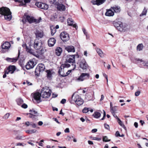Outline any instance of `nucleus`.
<instances>
[{"mask_svg":"<svg viewBox=\"0 0 148 148\" xmlns=\"http://www.w3.org/2000/svg\"><path fill=\"white\" fill-rule=\"evenodd\" d=\"M22 108H26L27 107V106L25 103H23L21 105Z\"/></svg>","mask_w":148,"mask_h":148,"instance_id":"nucleus-51","label":"nucleus"},{"mask_svg":"<svg viewBox=\"0 0 148 148\" xmlns=\"http://www.w3.org/2000/svg\"><path fill=\"white\" fill-rule=\"evenodd\" d=\"M25 145L26 144H25L24 145H23V144L22 143H17L16 144V146H24V145Z\"/></svg>","mask_w":148,"mask_h":148,"instance_id":"nucleus-54","label":"nucleus"},{"mask_svg":"<svg viewBox=\"0 0 148 148\" xmlns=\"http://www.w3.org/2000/svg\"><path fill=\"white\" fill-rule=\"evenodd\" d=\"M106 0H92L91 2L93 5H99L104 3Z\"/></svg>","mask_w":148,"mask_h":148,"instance_id":"nucleus-18","label":"nucleus"},{"mask_svg":"<svg viewBox=\"0 0 148 148\" xmlns=\"http://www.w3.org/2000/svg\"><path fill=\"white\" fill-rule=\"evenodd\" d=\"M62 49L61 48L57 47L55 50L56 54L58 56H60L62 52Z\"/></svg>","mask_w":148,"mask_h":148,"instance_id":"nucleus-26","label":"nucleus"},{"mask_svg":"<svg viewBox=\"0 0 148 148\" xmlns=\"http://www.w3.org/2000/svg\"><path fill=\"white\" fill-rule=\"evenodd\" d=\"M114 15V12L110 9L107 10L105 13V15L108 16H112Z\"/></svg>","mask_w":148,"mask_h":148,"instance_id":"nucleus-28","label":"nucleus"},{"mask_svg":"<svg viewBox=\"0 0 148 148\" xmlns=\"http://www.w3.org/2000/svg\"><path fill=\"white\" fill-rule=\"evenodd\" d=\"M35 34L36 38H42L44 35L43 32L41 30H36Z\"/></svg>","mask_w":148,"mask_h":148,"instance_id":"nucleus-19","label":"nucleus"},{"mask_svg":"<svg viewBox=\"0 0 148 148\" xmlns=\"http://www.w3.org/2000/svg\"><path fill=\"white\" fill-rule=\"evenodd\" d=\"M79 67L83 70L86 69L88 67V65L84 59H82L79 62Z\"/></svg>","mask_w":148,"mask_h":148,"instance_id":"nucleus-14","label":"nucleus"},{"mask_svg":"<svg viewBox=\"0 0 148 148\" xmlns=\"http://www.w3.org/2000/svg\"><path fill=\"white\" fill-rule=\"evenodd\" d=\"M41 97V93H40L39 92H36L33 95L34 99L38 103H39L42 101Z\"/></svg>","mask_w":148,"mask_h":148,"instance_id":"nucleus-13","label":"nucleus"},{"mask_svg":"<svg viewBox=\"0 0 148 148\" xmlns=\"http://www.w3.org/2000/svg\"><path fill=\"white\" fill-rule=\"evenodd\" d=\"M30 123L29 121L26 122L25 123V124L27 125V126H29L30 125Z\"/></svg>","mask_w":148,"mask_h":148,"instance_id":"nucleus-63","label":"nucleus"},{"mask_svg":"<svg viewBox=\"0 0 148 148\" xmlns=\"http://www.w3.org/2000/svg\"><path fill=\"white\" fill-rule=\"evenodd\" d=\"M72 138V136H68L66 138V139L67 140L69 141L71 140V138Z\"/></svg>","mask_w":148,"mask_h":148,"instance_id":"nucleus-58","label":"nucleus"},{"mask_svg":"<svg viewBox=\"0 0 148 148\" xmlns=\"http://www.w3.org/2000/svg\"><path fill=\"white\" fill-rule=\"evenodd\" d=\"M60 37L63 42H66L69 39V34L66 32H62L60 35Z\"/></svg>","mask_w":148,"mask_h":148,"instance_id":"nucleus-9","label":"nucleus"},{"mask_svg":"<svg viewBox=\"0 0 148 148\" xmlns=\"http://www.w3.org/2000/svg\"><path fill=\"white\" fill-rule=\"evenodd\" d=\"M82 30H83V31L84 34H85L86 35V36H87V32H86V29L84 28H82Z\"/></svg>","mask_w":148,"mask_h":148,"instance_id":"nucleus-57","label":"nucleus"},{"mask_svg":"<svg viewBox=\"0 0 148 148\" xmlns=\"http://www.w3.org/2000/svg\"><path fill=\"white\" fill-rule=\"evenodd\" d=\"M9 115L10 114L9 113H7L3 116V118L4 119H7L8 118Z\"/></svg>","mask_w":148,"mask_h":148,"instance_id":"nucleus-48","label":"nucleus"},{"mask_svg":"<svg viewBox=\"0 0 148 148\" xmlns=\"http://www.w3.org/2000/svg\"><path fill=\"white\" fill-rule=\"evenodd\" d=\"M113 115V116L115 117V118H116V119L117 120H118V119H119L118 118V117H117V116H116V115L115 114V113H111Z\"/></svg>","mask_w":148,"mask_h":148,"instance_id":"nucleus-56","label":"nucleus"},{"mask_svg":"<svg viewBox=\"0 0 148 148\" xmlns=\"http://www.w3.org/2000/svg\"><path fill=\"white\" fill-rule=\"evenodd\" d=\"M26 19L30 23H31L34 21L33 17H31L29 15H27V16Z\"/></svg>","mask_w":148,"mask_h":148,"instance_id":"nucleus-29","label":"nucleus"},{"mask_svg":"<svg viewBox=\"0 0 148 148\" xmlns=\"http://www.w3.org/2000/svg\"><path fill=\"white\" fill-rule=\"evenodd\" d=\"M137 61H140L142 63V64L143 65L145 66H148V62H144L141 59L140 60L138 59L137 60Z\"/></svg>","mask_w":148,"mask_h":148,"instance_id":"nucleus-38","label":"nucleus"},{"mask_svg":"<svg viewBox=\"0 0 148 148\" xmlns=\"http://www.w3.org/2000/svg\"><path fill=\"white\" fill-rule=\"evenodd\" d=\"M103 118L101 119V120H103L105 118V117L106 116V112L104 110H103Z\"/></svg>","mask_w":148,"mask_h":148,"instance_id":"nucleus-50","label":"nucleus"},{"mask_svg":"<svg viewBox=\"0 0 148 148\" xmlns=\"http://www.w3.org/2000/svg\"><path fill=\"white\" fill-rule=\"evenodd\" d=\"M96 50L97 53L100 57L103 58L104 57V55L103 52L99 48H97L96 49Z\"/></svg>","mask_w":148,"mask_h":148,"instance_id":"nucleus-27","label":"nucleus"},{"mask_svg":"<svg viewBox=\"0 0 148 148\" xmlns=\"http://www.w3.org/2000/svg\"><path fill=\"white\" fill-rule=\"evenodd\" d=\"M101 115V113L98 112H95L93 114V116L96 118H99Z\"/></svg>","mask_w":148,"mask_h":148,"instance_id":"nucleus-32","label":"nucleus"},{"mask_svg":"<svg viewBox=\"0 0 148 148\" xmlns=\"http://www.w3.org/2000/svg\"><path fill=\"white\" fill-rule=\"evenodd\" d=\"M72 100L79 106L81 105L84 103L83 99L79 97L78 95L73 94L72 96Z\"/></svg>","mask_w":148,"mask_h":148,"instance_id":"nucleus-5","label":"nucleus"},{"mask_svg":"<svg viewBox=\"0 0 148 148\" xmlns=\"http://www.w3.org/2000/svg\"><path fill=\"white\" fill-rule=\"evenodd\" d=\"M56 0H49V2L52 4H56L57 2L56 1Z\"/></svg>","mask_w":148,"mask_h":148,"instance_id":"nucleus-45","label":"nucleus"},{"mask_svg":"<svg viewBox=\"0 0 148 148\" xmlns=\"http://www.w3.org/2000/svg\"><path fill=\"white\" fill-rule=\"evenodd\" d=\"M67 22L68 25H69L73 26L76 29L77 28V26L75 24H74V21L72 18H69L67 20Z\"/></svg>","mask_w":148,"mask_h":148,"instance_id":"nucleus-21","label":"nucleus"},{"mask_svg":"<svg viewBox=\"0 0 148 148\" xmlns=\"http://www.w3.org/2000/svg\"><path fill=\"white\" fill-rule=\"evenodd\" d=\"M97 129H94L92 130V132L93 133H95L97 131Z\"/></svg>","mask_w":148,"mask_h":148,"instance_id":"nucleus-62","label":"nucleus"},{"mask_svg":"<svg viewBox=\"0 0 148 148\" xmlns=\"http://www.w3.org/2000/svg\"><path fill=\"white\" fill-rule=\"evenodd\" d=\"M140 91H138L135 92V95L136 96H138L140 94Z\"/></svg>","mask_w":148,"mask_h":148,"instance_id":"nucleus-52","label":"nucleus"},{"mask_svg":"<svg viewBox=\"0 0 148 148\" xmlns=\"http://www.w3.org/2000/svg\"><path fill=\"white\" fill-rule=\"evenodd\" d=\"M53 119L57 123H58V124H60V123L58 121V119H56V118H53Z\"/></svg>","mask_w":148,"mask_h":148,"instance_id":"nucleus-60","label":"nucleus"},{"mask_svg":"<svg viewBox=\"0 0 148 148\" xmlns=\"http://www.w3.org/2000/svg\"><path fill=\"white\" fill-rule=\"evenodd\" d=\"M147 12V10L145 8H144L142 13L140 14V16L145 15L146 14Z\"/></svg>","mask_w":148,"mask_h":148,"instance_id":"nucleus-37","label":"nucleus"},{"mask_svg":"<svg viewBox=\"0 0 148 148\" xmlns=\"http://www.w3.org/2000/svg\"><path fill=\"white\" fill-rule=\"evenodd\" d=\"M30 125L32 126V127L33 128L36 127L37 125L36 124L33 122L30 123Z\"/></svg>","mask_w":148,"mask_h":148,"instance_id":"nucleus-46","label":"nucleus"},{"mask_svg":"<svg viewBox=\"0 0 148 148\" xmlns=\"http://www.w3.org/2000/svg\"><path fill=\"white\" fill-rule=\"evenodd\" d=\"M134 125L135 126V127L136 128H137L138 127V123H137L135 122L134 123Z\"/></svg>","mask_w":148,"mask_h":148,"instance_id":"nucleus-64","label":"nucleus"},{"mask_svg":"<svg viewBox=\"0 0 148 148\" xmlns=\"http://www.w3.org/2000/svg\"><path fill=\"white\" fill-rule=\"evenodd\" d=\"M20 54V50L19 49L18 50V58H7V60L10 62H16L18 60V58L19 57V55Z\"/></svg>","mask_w":148,"mask_h":148,"instance_id":"nucleus-23","label":"nucleus"},{"mask_svg":"<svg viewBox=\"0 0 148 148\" xmlns=\"http://www.w3.org/2000/svg\"><path fill=\"white\" fill-rule=\"evenodd\" d=\"M117 121L119 123V124L122 127H123L124 129L126 128V127L124 125L123 123L122 122V121L120 120V119H118Z\"/></svg>","mask_w":148,"mask_h":148,"instance_id":"nucleus-40","label":"nucleus"},{"mask_svg":"<svg viewBox=\"0 0 148 148\" xmlns=\"http://www.w3.org/2000/svg\"><path fill=\"white\" fill-rule=\"evenodd\" d=\"M69 128H66L64 130V132L66 133H69Z\"/></svg>","mask_w":148,"mask_h":148,"instance_id":"nucleus-61","label":"nucleus"},{"mask_svg":"<svg viewBox=\"0 0 148 148\" xmlns=\"http://www.w3.org/2000/svg\"><path fill=\"white\" fill-rule=\"evenodd\" d=\"M42 42L41 40H35L34 43V49L37 50L40 49L42 47Z\"/></svg>","mask_w":148,"mask_h":148,"instance_id":"nucleus-11","label":"nucleus"},{"mask_svg":"<svg viewBox=\"0 0 148 148\" xmlns=\"http://www.w3.org/2000/svg\"><path fill=\"white\" fill-rule=\"evenodd\" d=\"M65 49L68 52H75V49L74 46H69L65 48Z\"/></svg>","mask_w":148,"mask_h":148,"instance_id":"nucleus-25","label":"nucleus"},{"mask_svg":"<svg viewBox=\"0 0 148 148\" xmlns=\"http://www.w3.org/2000/svg\"><path fill=\"white\" fill-rule=\"evenodd\" d=\"M51 90L47 86L43 87L41 91V97L43 98H48L51 95Z\"/></svg>","mask_w":148,"mask_h":148,"instance_id":"nucleus-3","label":"nucleus"},{"mask_svg":"<svg viewBox=\"0 0 148 148\" xmlns=\"http://www.w3.org/2000/svg\"><path fill=\"white\" fill-rule=\"evenodd\" d=\"M104 125L105 128L106 129H108L109 128V125H108L107 124H104Z\"/></svg>","mask_w":148,"mask_h":148,"instance_id":"nucleus-59","label":"nucleus"},{"mask_svg":"<svg viewBox=\"0 0 148 148\" xmlns=\"http://www.w3.org/2000/svg\"><path fill=\"white\" fill-rule=\"evenodd\" d=\"M10 46V44L9 42H6L3 45H1V47L2 50L1 51L2 53H4L5 52L4 49H9Z\"/></svg>","mask_w":148,"mask_h":148,"instance_id":"nucleus-17","label":"nucleus"},{"mask_svg":"<svg viewBox=\"0 0 148 148\" xmlns=\"http://www.w3.org/2000/svg\"><path fill=\"white\" fill-rule=\"evenodd\" d=\"M58 10L60 11H64L65 10V6L62 4L58 3L57 5Z\"/></svg>","mask_w":148,"mask_h":148,"instance_id":"nucleus-24","label":"nucleus"},{"mask_svg":"<svg viewBox=\"0 0 148 148\" xmlns=\"http://www.w3.org/2000/svg\"><path fill=\"white\" fill-rule=\"evenodd\" d=\"M46 51V50L45 48H42L39 51V53L40 54H42Z\"/></svg>","mask_w":148,"mask_h":148,"instance_id":"nucleus-42","label":"nucleus"},{"mask_svg":"<svg viewBox=\"0 0 148 148\" xmlns=\"http://www.w3.org/2000/svg\"><path fill=\"white\" fill-rule=\"evenodd\" d=\"M75 55H67L66 59V62L71 64V65L74 66L73 70H74L76 67L75 65Z\"/></svg>","mask_w":148,"mask_h":148,"instance_id":"nucleus-4","label":"nucleus"},{"mask_svg":"<svg viewBox=\"0 0 148 148\" xmlns=\"http://www.w3.org/2000/svg\"><path fill=\"white\" fill-rule=\"evenodd\" d=\"M113 24L116 28L120 32H124L128 29L127 25L117 20L114 21Z\"/></svg>","mask_w":148,"mask_h":148,"instance_id":"nucleus-2","label":"nucleus"},{"mask_svg":"<svg viewBox=\"0 0 148 148\" xmlns=\"http://www.w3.org/2000/svg\"><path fill=\"white\" fill-rule=\"evenodd\" d=\"M46 72L47 73V78L49 80H50L51 79L52 75L51 71L50 70H47L46 71Z\"/></svg>","mask_w":148,"mask_h":148,"instance_id":"nucleus-30","label":"nucleus"},{"mask_svg":"<svg viewBox=\"0 0 148 148\" xmlns=\"http://www.w3.org/2000/svg\"><path fill=\"white\" fill-rule=\"evenodd\" d=\"M89 76L90 75L88 73H82L76 80L79 82L82 81L85 79H89Z\"/></svg>","mask_w":148,"mask_h":148,"instance_id":"nucleus-8","label":"nucleus"},{"mask_svg":"<svg viewBox=\"0 0 148 148\" xmlns=\"http://www.w3.org/2000/svg\"><path fill=\"white\" fill-rule=\"evenodd\" d=\"M16 101L17 104L19 106L21 105L23 102V100L21 98H18L17 99Z\"/></svg>","mask_w":148,"mask_h":148,"instance_id":"nucleus-34","label":"nucleus"},{"mask_svg":"<svg viewBox=\"0 0 148 148\" xmlns=\"http://www.w3.org/2000/svg\"><path fill=\"white\" fill-rule=\"evenodd\" d=\"M51 30V34L52 36H53L56 32V31L55 28L53 26H52L50 27Z\"/></svg>","mask_w":148,"mask_h":148,"instance_id":"nucleus-33","label":"nucleus"},{"mask_svg":"<svg viewBox=\"0 0 148 148\" xmlns=\"http://www.w3.org/2000/svg\"><path fill=\"white\" fill-rule=\"evenodd\" d=\"M115 135L116 137L120 136V134L118 131L116 132Z\"/></svg>","mask_w":148,"mask_h":148,"instance_id":"nucleus-55","label":"nucleus"},{"mask_svg":"<svg viewBox=\"0 0 148 148\" xmlns=\"http://www.w3.org/2000/svg\"><path fill=\"white\" fill-rule=\"evenodd\" d=\"M35 5L38 7L45 10H47L48 8V6L47 4L40 2L36 3Z\"/></svg>","mask_w":148,"mask_h":148,"instance_id":"nucleus-12","label":"nucleus"},{"mask_svg":"<svg viewBox=\"0 0 148 148\" xmlns=\"http://www.w3.org/2000/svg\"><path fill=\"white\" fill-rule=\"evenodd\" d=\"M66 99H62L60 101V103L62 104H64L66 102Z\"/></svg>","mask_w":148,"mask_h":148,"instance_id":"nucleus-53","label":"nucleus"},{"mask_svg":"<svg viewBox=\"0 0 148 148\" xmlns=\"http://www.w3.org/2000/svg\"><path fill=\"white\" fill-rule=\"evenodd\" d=\"M70 66V64L67 63H65L62 64L58 70V72L59 74L62 77L66 76V75H64L63 74L64 68L65 67L68 68Z\"/></svg>","mask_w":148,"mask_h":148,"instance_id":"nucleus-7","label":"nucleus"},{"mask_svg":"<svg viewBox=\"0 0 148 148\" xmlns=\"http://www.w3.org/2000/svg\"><path fill=\"white\" fill-rule=\"evenodd\" d=\"M116 13L119 12L121 10L120 8L118 6H115L111 8Z\"/></svg>","mask_w":148,"mask_h":148,"instance_id":"nucleus-31","label":"nucleus"},{"mask_svg":"<svg viewBox=\"0 0 148 148\" xmlns=\"http://www.w3.org/2000/svg\"><path fill=\"white\" fill-rule=\"evenodd\" d=\"M89 111V108H85L83 110L82 112L84 113H86Z\"/></svg>","mask_w":148,"mask_h":148,"instance_id":"nucleus-44","label":"nucleus"},{"mask_svg":"<svg viewBox=\"0 0 148 148\" xmlns=\"http://www.w3.org/2000/svg\"><path fill=\"white\" fill-rule=\"evenodd\" d=\"M29 112L31 113L27 114V115L29 114V117L32 118V120L34 121H36L38 120L39 114L34 109L32 110H30Z\"/></svg>","mask_w":148,"mask_h":148,"instance_id":"nucleus-6","label":"nucleus"},{"mask_svg":"<svg viewBox=\"0 0 148 148\" xmlns=\"http://www.w3.org/2000/svg\"><path fill=\"white\" fill-rule=\"evenodd\" d=\"M56 41V40L54 38H51L48 41V45L50 47H52L54 46Z\"/></svg>","mask_w":148,"mask_h":148,"instance_id":"nucleus-20","label":"nucleus"},{"mask_svg":"<svg viewBox=\"0 0 148 148\" xmlns=\"http://www.w3.org/2000/svg\"><path fill=\"white\" fill-rule=\"evenodd\" d=\"M15 139L18 140H24L25 139V136H17L16 137Z\"/></svg>","mask_w":148,"mask_h":148,"instance_id":"nucleus-36","label":"nucleus"},{"mask_svg":"<svg viewBox=\"0 0 148 148\" xmlns=\"http://www.w3.org/2000/svg\"><path fill=\"white\" fill-rule=\"evenodd\" d=\"M103 141L104 142H107L108 141H110V140H108V137L106 136H105L103 137Z\"/></svg>","mask_w":148,"mask_h":148,"instance_id":"nucleus-43","label":"nucleus"},{"mask_svg":"<svg viewBox=\"0 0 148 148\" xmlns=\"http://www.w3.org/2000/svg\"><path fill=\"white\" fill-rule=\"evenodd\" d=\"M35 65L33 61L29 60L25 66V67L27 69L29 70L33 68Z\"/></svg>","mask_w":148,"mask_h":148,"instance_id":"nucleus-15","label":"nucleus"},{"mask_svg":"<svg viewBox=\"0 0 148 148\" xmlns=\"http://www.w3.org/2000/svg\"><path fill=\"white\" fill-rule=\"evenodd\" d=\"M22 47L26 49V51L27 52L34 55H35V53L33 50L32 49L29 45V47L27 46L26 44L24 43L22 44Z\"/></svg>","mask_w":148,"mask_h":148,"instance_id":"nucleus-10","label":"nucleus"},{"mask_svg":"<svg viewBox=\"0 0 148 148\" xmlns=\"http://www.w3.org/2000/svg\"><path fill=\"white\" fill-rule=\"evenodd\" d=\"M91 138H92V140H96L99 141L101 140V138H99L96 137H91Z\"/></svg>","mask_w":148,"mask_h":148,"instance_id":"nucleus-49","label":"nucleus"},{"mask_svg":"<svg viewBox=\"0 0 148 148\" xmlns=\"http://www.w3.org/2000/svg\"><path fill=\"white\" fill-rule=\"evenodd\" d=\"M0 14L4 15L5 19L7 21H10L12 19V13L8 8L4 7L0 8Z\"/></svg>","mask_w":148,"mask_h":148,"instance_id":"nucleus-1","label":"nucleus"},{"mask_svg":"<svg viewBox=\"0 0 148 148\" xmlns=\"http://www.w3.org/2000/svg\"><path fill=\"white\" fill-rule=\"evenodd\" d=\"M5 73L3 75V78H5L6 77V74H8L9 73L8 72V70H5L4 71Z\"/></svg>","mask_w":148,"mask_h":148,"instance_id":"nucleus-47","label":"nucleus"},{"mask_svg":"<svg viewBox=\"0 0 148 148\" xmlns=\"http://www.w3.org/2000/svg\"><path fill=\"white\" fill-rule=\"evenodd\" d=\"M143 48V44H139L137 47V49L139 51H140L142 50Z\"/></svg>","mask_w":148,"mask_h":148,"instance_id":"nucleus-35","label":"nucleus"},{"mask_svg":"<svg viewBox=\"0 0 148 148\" xmlns=\"http://www.w3.org/2000/svg\"><path fill=\"white\" fill-rule=\"evenodd\" d=\"M16 70V67L15 66L12 65L9 66L6 70H8V72L11 74L13 73L14 71Z\"/></svg>","mask_w":148,"mask_h":148,"instance_id":"nucleus-22","label":"nucleus"},{"mask_svg":"<svg viewBox=\"0 0 148 148\" xmlns=\"http://www.w3.org/2000/svg\"><path fill=\"white\" fill-rule=\"evenodd\" d=\"M36 130H28L26 131V132L28 133L29 134H32L36 133Z\"/></svg>","mask_w":148,"mask_h":148,"instance_id":"nucleus-41","label":"nucleus"},{"mask_svg":"<svg viewBox=\"0 0 148 148\" xmlns=\"http://www.w3.org/2000/svg\"><path fill=\"white\" fill-rule=\"evenodd\" d=\"M45 69V67L44 64H39L36 68L35 71V73H36V72L39 71V73L40 72H42Z\"/></svg>","mask_w":148,"mask_h":148,"instance_id":"nucleus-16","label":"nucleus"},{"mask_svg":"<svg viewBox=\"0 0 148 148\" xmlns=\"http://www.w3.org/2000/svg\"><path fill=\"white\" fill-rule=\"evenodd\" d=\"M117 110V107L114 106L110 109V112L111 113H115Z\"/></svg>","mask_w":148,"mask_h":148,"instance_id":"nucleus-39","label":"nucleus"}]
</instances>
